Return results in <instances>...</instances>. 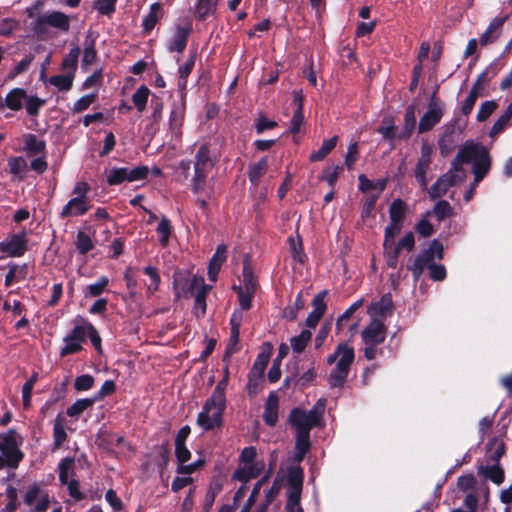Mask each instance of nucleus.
Listing matches in <instances>:
<instances>
[{"mask_svg": "<svg viewBox=\"0 0 512 512\" xmlns=\"http://www.w3.org/2000/svg\"><path fill=\"white\" fill-rule=\"evenodd\" d=\"M228 382L226 376L217 383L211 396L203 404L202 411L197 416V424L204 431H211L223 426V415L227 405L225 390Z\"/></svg>", "mask_w": 512, "mask_h": 512, "instance_id": "obj_1", "label": "nucleus"}, {"mask_svg": "<svg viewBox=\"0 0 512 512\" xmlns=\"http://www.w3.org/2000/svg\"><path fill=\"white\" fill-rule=\"evenodd\" d=\"M23 441V437L15 429L0 434V470H16L19 467L25 457L21 450Z\"/></svg>", "mask_w": 512, "mask_h": 512, "instance_id": "obj_2", "label": "nucleus"}, {"mask_svg": "<svg viewBox=\"0 0 512 512\" xmlns=\"http://www.w3.org/2000/svg\"><path fill=\"white\" fill-rule=\"evenodd\" d=\"M289 424L295 430V439L310 440V432L314 427L323 425V410L317 406L306 411L300 407L290 411Z\"/></svg>", "mask_w": 512, "mask_h": 512, "instance_id": "obj_3", "label": "nucleus"}, {"mask_svg": "<svg viewBox=\"0 0 512 512\" xmlns=\"http://www.w3.org/2000/svg\"><path fill=\"white\" fill-rule=\"evenodd\" d=\"M463 163L452 162V167L437 179L428 191L431 200L443 197L451 187L460 184L466 179L467 174L463 169Z\"/></svg>", "mask_w": 512, "mask_h": 512, "instance_id": "obj_4", "label": "nucleus"}, {"mask_svg": "<svg viewBox=\"0 0 512 512\" xmlns=\"http://www.w3.org/2000/svg\"><path fill=\"white\" fill-rule=\"evenodd\" d=\"M148 166L140 165L134 168L112 167L105 168L104 175L108 186H117L124 182L146 180L149 176Z\"/></svg>", "mask_w": 512, "mask_h": 512, "instance_id": "obj_5", "label": "nucleus"}, {"mask_svg": "<svg viewBox=\"0 0 512 512\" xmlns=\"http://www.w3.org/2000/svg\"><path fill=\"white\" fill-rule=\"evenodd\" d=\"M415 111L414 105L408 106L404 116V127L400 133H397L392 118H384L378 128V132L388 140L409 138L416 126Z\"/></svg>", "mask_w": 512, "mask_h": 512, "instance_id": "obj_6", "label": "nucleus"}, {"mask_svg": "<svg viewBox=\"0 0 512 512\" xmlns=\"http://www.w3.org/2000/svg\"><path fill=\"white\" fill-rule=\"evenodd\" d=\"M48 27L66 33L70 29V17L60 11L46 12L39 16L33 25L34 31L38 34L46 33Z\"/></svg>", "mask_w": 512, "mask_h": 512, "instance_id": "obj_7", "label": "nucleus"}, {"mask_svg": "<svg viewBox=\"0 0 512 512\" xmlns=\"http://www.w3.org/2000/svg\"><path fill=\"white\" fill-rule=\"evenodd\" d=\"M204 284L203 276L194 275L190 278L185 272L179 270L173 274V287L177 298L192 296Z\"/></svg>", "mask_w": 512, "mask_h": 512, "instance_id": "obj_8", "label": "nucleus"}, {"mask_svg": "<svg viewBox=\"0 0 512 512\" xmlns=\"http://www.w3.org/2000/svg\"><path fill=\"white\" fill-rule=\"evenodd\" d=\"M355 352L347 350L338 360L336 367L331 371L328 383L332 388H342L347 380L350 367L354 361Z\"/></svg>", "mask_w": 512, "mask_h": 512, "instance_id": "obj_9", "label": "nucleus"}, {"mask_svg": "<svg viewBox=\"0 0 512 512\" xmlns=\"http://www.w3.org/2000/svg\"><path fill=\"white\" fill-rule=\"evenodd\" d=\"M387 327L382 320L372 317L371 321L361 332L365 345L378 346L386 339Z\"/></svg>", "mask_w": 512, "mask_h": 512, "instance_id": "obj_10", "label": "nucleus"}, {"mask_svg": "<svg viewBox=\"0 0 512 512\" xmlns=\"http://www.w3.org/2000/svg\"><path fill=\"white\" fill-rule=\"evenodd\" d=\"M242 322V313L238 310H235L230 317V338L229 342L226 346L225 352L223 354V361L229 362L230 357L240 350L239 347V337H240V327Z\"/></svg>", "mask_w": 512, "mask_h": 512, "instance_id": "obj_11", "label": "nucleus"}, {"mask_svg": "<svg viewBox=\"0 0 512 512\" xmlns=\"http://www.w3.org/2000/svg\"><path fill=\"white\" fill-rule=\"evenodd\" d=\"M0 251L9 257H21L27 251L26 233L12 234L7 240L0 242Z\"/></svg>", "mask_w": 512, "mask_h": 512, "instance_id": "obj_12", "label": "nucleus"}, {"mask_svg": "<svg viewBox=\"0 0 512 512\" xmlns=\"http://www.w3.org/2000/svg\"><path fill=\"white\" fill-rule=\"evenodd\" d=\"M327 294L328 291L323 290L314 296L312 300L313 311L309 313L308 317L305 320V325L307 327L315 328L318 325L321 318L324 316L327 310V304L325 302Z\"/></svg>", "mask_w": 512, "mask_h": 512, "instance_id": "obj_13", "label": "nucleus"}, {"mask_svg": "<svg viewBox=\"0 0 512 512\" xmlns=\"http://www.w3.org/2000/svg\"><path fill=\"white\" fill-rule=\"evenodd\" d=\"M443 115L441 105L435 101L434 97L429 103L427 112L423 115L419 122V132H426L432 129L440 122Z\"/></svg>", "mask_w": 512, "mask_h": 512, "instance_id": "obj_14", "label": "nucleus"}, {"mask_svg": "<svg viewBox=\"0 0 512 512\" xmlns=\"http://www.w3.org/2000/svg\"><path fill=\"white\" fill-rule=\"evenodd\" d=\"M265 468L264 461L246 464L238 467L232 474V480L247 484L251 479L257 478Z\"/></svg>", "mask_w": 512, "mask_h": 512, "instance_id": "obj_15", "label": "nucleus"}, {"mask_svg": "<svg viewBox=\"0 0 512 512\" xmlns=\"http://www.w3.org/2000/svg\"><path fill=\"white\" fill-rule=\"evenodd\" d=\"M91 208L90 200H83L80 197L71 198L59 213L60 218L82 216Z\"/></svg>", "mask_w": 512, "mask_h": 512, "instance_id": "obj_16", "label": "nucleus"}, {"mask_svg": "<svg viewBox=\"0 0 512 512\" xmlns=\"http://www.w3.org/2000/svg\"><path fill=\"white\" fill-rule=\"evenodd\" d=\"M434 260V255L432 250L428 247L423 250L414 260L413 262H409L407 264V269L412 272L413 278L415 281H418L421 275L423 274L425 268H428L429 265H432Z\"/></svg>", "mask_w": 512, "mask_h": 512, "instance_id": "obj_17", "label": "nucleus"}, {"mask_svg": "<svg viewBox=\"0 0 512 512\" xmlns=\"http://www.w3.org/2000/svg\"><path fill=\"white\" fill-rule=\"evenodd\" d=\"M457 158V160H489V155L483 145L468 141L459 151Z\"/></svg>", "mask_w": 512, "mask_h": 512, "instance_id": "obj_18", "label": "nucleus"}, {"mask_svg": "<svg viewBox=\"0 0 512 512\" xmlns=\"http://www.w3.org/2000/svg\"><path fill=\"white\" fill-rule=\"evenodd\" d=\"M304 470L300 465L290 466L287 471V495H301L304 483Z\"/></svg>", "mask_w": 512, "mask_h": 512, "instance_id": "obj_19", "label": "nucleus"}, {"mask_svg": "<svg viewBox=\"0 0 512 512\" xmlns=\"http://www.w3.org/2000/svg\"><path fill=\"white\" fill-rule=\"evenodd\" d=\"M227 258V246L225 244H219L215 250V253L211 257L208 265V278L210 281L215 282L218 277V273L221 269L222 264Z\"/></svg>", "mask_w": 512, "mask_h": 512, "instance_id": "obj_20", "label": "nucleus"}, {"mask_svg": "<svg viewBox=\"0 0 512 512\" xmlns=\"http://www.w3.org/2000/svg\"><path fill=\"white\" fill-rule=\"evenodd\" d=\"M279 399L275 392H270L263 412L264 423L269 427H274L278 421Z\"/></svg>", "mask_w": 512, "mask_h": 512, "instance_id": "obj_21", "label": "nucleus"}, {"mask_svg": "<svg viewBox=\"0 0 512 512\" xmlns=\"http://www.w3.org/2000/svg\"><path fill=\"white\" fill-rule=\"evenodd\" d=\"M272 354L273 345L270 342H263L250 371L264 374Z\"/></svg>", "mask_w": 512, "mask_h": 512, "instance_id": "obj_22", "label": "nucleus"}, {"mask_svg": "<svg viewBox=\"0 0 512 512\" xmlns=\"http://www.w3.org/2000/svg\"><path fill=\"white\" fill-rule=\"evenodd\" d=\"M271 477V469H268L264 475L254 484L252 491L242 506L240 512H250L252 507L255 505L261 488L269 481Z\"/></svg>", "mask_w": 512, "mask_h": 512, "instance_id": "obj_23", "label": "nucleus"}, {"mask_svg": "<svg viewBox=\"0 0 512 512\" xmlns=\"http://www.w3.org/2000/svg\"><path fill=\"white\" fill-rule=\"evenodd\" d=\"M208 162H194V176L192 178L191 189L194 193H199L204 190L207 178Z\"/></svg>", "mask_w": 512, "mask_h": 512, "instance_id": "obj_24", "label": "nucleus"}, {"mask_svg": "<svg viewBox=\"0 0 512 512\" xmlns=\"http://www.w3.org/2000/svg\"><path fill=\"white\" fill-rule=\"evenodd\" d=\"M394 304L392 300V295L390 293L384 294L379 301L372 303L369 308V313L371 315L378 316H386L388 313L393 311Z\"/></svg>", "mask_w": 512, "mask_h": 512, "instance_id": "obj_25", "label": "nucleus"}, {"mask_svg": "<svg viewBox=\"0 0 512 512\" xmlns=\"http://www.w3.org/2000/svg\"><path fill=\"white\" fill-rule=\"evenodd\" d=\"M211 286L206 283L197 289L192 296L195 298L194 309L195 315L197 318H202L206 314V297L209 291L211 290Z\"/></svg>", "mask_w": 512, "mask_h": 512, "instance_id": "obj_26", "label": "nucleus"}, {"mask_svg": "<svg viewBox=\"0 0 512 512\" xmlns=\"http://www.w3.org/2000/svg\"><path fill=\"white\" fill-rule=\"evenodd\" d=\"M25 99H27L25 90L22 88H14L7 93L5 105L13 111H18L22 109Z\"/></svg>", "mask_w": 512, "mask_h": 512, "instance_id": "obj_27", "label": "nucleus"}, {"mask_svg": "<svg viewBox=\"0 0 512 512\" xmlns=\"http://www.w3.org/2000/svg\"><path fill=\"white\" fill-rule=\"evenodd\" d=\"M505 22V18H494L487 29L480 37V44L487 45L489 43L494 42L499 36V31Z\"/></svg>", "mask_w": 512, "mask_h": 512, "instance_id": "obj_28", "label": "nucleus"}, {"mask_svg": "<svg viewBox=\"0 0 512 512\" xmlns=\"http://www.w3.org/2000/svg\"><path fill=\"white\" fill-rule=\"evenodd\" d=\"M407 213V204L400 198L393 200L389 207V217L391 222L402 224L405 221Z\"/></svg>", "mask_w": 512, "mask_h": 512, "instance_id": "obj_29", "label": "nucleus"}, {"mask_svg": "<svg viewBox=\"0 0 512 512\" xmlns=\"http://www.w3.org/2000/svg\"><path fill=\"white\" fill-rule=\"evenodd\" d=\"M478 473L484 475L485 478L491 480L493 483L500 485L504 482L505 472L499 464H494L492 466H480L478 469Z\"/></svg>", "mask_w": 512, "mask_h": 512, "instance_id": "obj_30", "label": "nucleus"}, {"mask_svg": "<svg viewBox=\"0 0 512 512\" xmlns=\"http://www.w3.org/2000/svg\"><path fill=\"white\" fill-rule=\"evenodd\" d=\"M358 180L359 190L364 193L371 190H378L377 194L380 195L387 186V179L385 178L378 179L377 181H372L368 179L365 174H360Z\"/></svg>", "mask_w": 512, "mask_h": 512, "instance_id": "obj_31", "label": "nucleus"}, {"mask_svg": "<svg viewBox=\"0 0 512 512\" xmlns=\"http://www.w3.org/2000/svg\"><path fill=\"white\" fill-rule=\"evenodd\" d=\"M22 142L23 150L31 156L39 154L45 147L44 141L32 134L25 135Z\"/></svg>", "mask_w": 512, "mask_h": 512, "instance_id": "obj_32", "label": "nucleus"}, {"mask_svg": "<svg viewBox=\"0 0 512 512\" xmlns=\"http://www.w3.org/2000/svg\"><path fill=\"white\" fill-rule=\"evenodd\" d=\"M189 35V29L184 27H178L175 30L173 38L170 41L169 49L170 51L181 52L185 49L187 38Z\"/></svg>", "mask_w": 512, "mask_h": 512, "instance_id": "obj_33", "label": "nucleus"}, {"mask_svg": "<svg viewBox=\"0 0 512 512\" xmlns=\"http://www.w3.org/2000/svg\"><path fill=\"white\" fill-rule=\"evenodd\" d=\"M264 381V374L249 371L246 386L248 395L253 397L260 393L264 387Z\"/></svg>", "mask_w": 512, "mask_h": 512, "instance_id": "obj_34", "label": "nucleus"}, {"mask_svg": "<svg viewBox=\"0 0 512 512\" xmlns=\"http://www.w3.org/2000/svg\"><path fill=\"white\" fill-rule=\"evenodd\" d=\"M79 320L82 324L75 325L73 329L65 336V340L77 341L81 344L86 342L88 331L87 323L89 322L82 317H79Z\"/></svg>", "mask_w": 512, "mask_h": 512, "instance_id": "obj_35", "label": "nucleus"}, {"mask_svg": "<svg viewBox=\"0 0 512 512\" xmlns=\"http://www.w3.org/2000/svg\"><path fill=\"white\" fill-rule=\"evenodd\" d=\"M67 440V433L64 428V423L61 415L59 414L53 426V445L54 449H59L63 443Z\"/></svg>", "mask_w": 512, "mask_h": 512, "instance_id": "obj_36", "label": "nucleus"}, {"mask_svg": "<svg viewBox=\"0 0 512 512\" xmlns=\"http://www.w3.org/2000/svg\"><path fill=\"white\" fill-rule=\"evenodd\" d=\"M512 107H507L503 114L497 119L490 130V136L495 137L500 134L511 123Z\"/></svg>", "mask_w": 512, "mask_h": 512, "instance_id": "obj_37", "label": "nucleus"}, {"mask_svg": "<svg viewBox=\"0 0 512 512\" xmlns=\"http://www.w3.org/2000/svg\"><path fill=\"white\" fill-rule=\"evenodd\" d=\"M312 338V333L309 330H302L297 336H294L290 340L292 350L298 354L304 352L306 346Z\"/></svg>", "mask_w": 512, "mask_h": 512, "instance_id": "obj_38", "label": "nucleus"}, {"mask_svg": "<svg viewBox=\"0 0 512 512\" xmlns=\"http://www.w3.org/2000/svg\"><path fill=\"white\" fill-rule=\"evenodd\" d=\"M74 459L71 457L63 458L58 464L59 481L62 485H66L69 480V474L74 475Z\"/></svg>", "mask_w": 512, "mask_h": 512, "instance_id": "obj_39", "label": "nucleus"}, {"mask_svg": "<svg viewBox=\"0 0 512 512\" xmlns=\"http://www.w3.org/2000/svg\"><path fill=\"white\" fill-rule=\"evenodd\" d=\"M344 171L343 166H327L318 176L319 180L326 181L329 186H334L339 178V175Z\"/></svg>", "mask_w": 512, "mask_h": 512, "instance_id": "obj_40", "label": "nucleus"}, {"mask_svg": "<svg viewBox=\"0 0 512 512\" xmlns=\"http://www.w3.org/2000/svg\"><path fill=\"white\" fill-rule=\"evenodd\" d=\"M75 246L79 254L86 255L94 248V243L88 234L82 230H79L77 232Z\"/></svg>", "mask_w": 512, "mask_h": 512, "instance_id": "obj_41", "label": "nucleus"}, {"mask_svg": "<svg viewBox=\"0 0 512 512\" xmlns=\"http://www.w3.org/2000/svg\"><path fill=\"white\" fill-rule=\"evenodd\" d=\"M94 403L95 401L93 400V398L78 399L70 407L67 408L66 414L69 417H78L85 410L90 408Z\"/></svg>", "mask_w": 512, "mask_h": 512, "instance_id": "obj_42", "label": "nucleus"}, {"mask_svg": "<svg viewBox=\"0 0 512 512\" xmlns=\"http://www.w3.org/2000/svg\"><path fill=\"white\" fill-rule=\"evenodd\" d=\"M74 77L73 73L65 72L63 75L52 76L49 82L59 90L68 91L72 87Z\"/></svg>", "mask_w": 512, "mask_h": 512, "instance_id": "obj_43", "label": "nucleus"}, {"mask_svg": "<svg viewBox=\"0 0 512 512\" xmlns=\"http://www.w3.org/2000/svg\"><path fill=\"white\" fill-rule=\"evenodd\" d=\"M149 95L150 90L144 85L138 87L132 95V101L139 112H143L145 110Z\"/></svg>", "mask_w": 512, "mask_h": 512, "instance_id": "obj_44", "label": "nucleus"}, {"mask_svg": "<svg viewBox=\"0 0 512 512\" xmlns=\"http://www.w3.org/2000/svg\"><path fill=\"white\" fill-rule=\"evenodd\" d=\"M170 461V447L169 442L165 441L157 448V459L155 460V463L157 467L162 472L165 470L168 466V463Z\"/></svg>", "mask_w": 512, "mask_h": 512, "instance_id": "obj_45", "label": "nucleus"}, {"mask_svg": "<svg viewBox=\"0 0 512 512\" xmlns=\"http://www.w3.org/2000/svg\"><path fill=\"white\" fill-rule=\"evenodd\" d=\"M268 170L267 162H256L249 166L248 177L252 185L257 186L261 176Z\"/></svg>", "mask_w": 512, "mask_h": 512, "instance_id": "obj_46", "label": "nucleus"}, {"mask_svg": "<svg viewBox=\"0 0 512 512\" xmlns=\"http://www.w3.org/2000/svg\"><path fill=\"white\" fill-rule=\"evenodd\" d=\"M143 273L150 278V283L147 286L148 292L154 294L156 291H158L161 282L158 269L153 266H146L143 268Z\"/></svg>", "mask_w": 512, "mask_h": 512, "instance_id": "obj_47", "label": "nucleus"}, {"mask_svg": "<svg viewBox=\"0 0 512 512\" xmlns=\"http://www.w3.org/2000/svg\"><path fill=\"white\" fill-rule=\"evenodd\" d=\"M218 0H198L196 4V14L199 19H204L215 12Z\"/></svg>", "mask_w": 512, "mask_h": 512, "instance_id": "obj_48", "label": "nucleus"}, {"mask_svg": "<svg viewBox=\"0 0 512 512\" xmlns=\"http://www.w3.org/2000/svg\"><path fill=\"white\" fill-rule=\"evenodd\" d=\"M242 274L245 290L256 292L258 288V280L249 264H244Z\"/></svg>", "mask_w": 512, "mask_h": 512, "instance_id": "obj_49", "label": "nucleus"}, {"mask_svg": "<svg viewBox=\"0 0 512 512\" xmlns=\"http://www.w3.org/2000/svg\"><path fill=\"white\" fill-rule=\"evenodd\" d=\"M338 142L337 136L325 140L321 147L311 155V160H320L329 155V153L336 147Z\"/></svg>", "mask_w": 512, "mask_h": 512, "instance_id": "obj_50", "label": "nucleus"}, {"mask_svg": "<svg viewBox=\"0 0 512 512\" xmlns=\"http://www.w3.org/2000/svg\"><path fill=\"white\" fill-rule=\"evenodd\" d=\"M79 53L80 50L78 47H74L69 51L68 55L62 62V69L65 72L73 73L75 75Z\"/></svg>", "mask_w": 512, "mask_h": 512, "instance_id": "obj_51", "label": "nucleus"}, {"mask_svg": "<svg viewBox=\"0 0 512 512\" xmlns=\"http://www.w3.org/2000/svg\"><path fill=\"white\" fill-rule=\"evenodd\" d=\"M363 300L359 299L355 301L352 305H350L342 315H340L336 321V330L339 333L344 326V323L348 321L352 315L362 306Z\"/></svg>", "mask_w": 512, "mask_h": 512, "instance_id": "obj_52", "label": "nucleus"}, {"mask_svg": "<svg viewBox=\"0 0 512 512\" xmlns=\"http://www.w3.org/2000/svg\"><path fill=\"white\" fill-rule=\"evenodd\" d=\"M156 230L157 233L160 235L161 245L166 246L168 244L172 232L171 221L166 216H163Z\"/></svg>", "mask_w": 512, "mask_h": 512, "instance_id": "obj_53", "label": "nucleus"}, {"mask_svg": "<svg viewBox=\"0 0 512 512\" xmlns=\"http://www.w3.org/2000/svg\"><path fill=\"white\" fill-rule=\"evenodd\" d=\"M433 213L438 221H443L453 214V209L450 203L446 200H439L433 208Z\"/></svg>", "mask_w": 512, "mask_h": 512, "instance_id": "obj_54", "label": "nucleus"}, {"mask_svg": "<svg viewBox=\"0 0 512 512\" xmlns=\"http://www.w3.org/2000/svg\"><path fill=\"white\" fill-rule=\"evenodd\" d=\"M9 173L13 175V180L21 181L25 178L28 171H30L28 162H8Z\"/></svg>", "mask_w": 512, "mask_h": 512, "instance_id": "obj_55", "label": "nucleus"}, {"mask_svg": "<svg viewBox=\"0 0 512 512\" xmlns=\"http://www.w3.org/2000/svg\"><path fill=\"white\" fill-rule=\"evenodd\" d=\"M305 307V302L302 298V293L300 292L296 299H295V302L293 305L291 306H288L285 311H284V315L285 317L290 320V321H294L297 319L298 317V312L302 309H304Z\"/></svg>", "mask_w": 512, "mask_h": 512, "instance_id": "obj_56", "label": "nucleus"}, {"mask_svg": "<svg viewBox=\"0 0 512 512\" xmlns=\"http://www.w3.org/2000/svg\"><path fill=\"white\" fill-rule=\"evenodd\" d=\"M311 440L295 439V455L294 460L300 463L304 460L306 454L311 449Z\"/></svg>", "mask_w": 512, "mask_h": 512, "instance_id": "obj_57", "label": "nucleus"}, {"mask_svg": "<svg viewBox=\"0 0 512 512\" xmlns=\"http://www.w3.org/2000/svg\"><path fill=\"white\" fill-rule=\"evenodd\" d=\"M477 480L475 476L470 474L461 475L457 479V486L460 491H474L476 489Z\"/></svg>", "mask_w": 512, "mask_h": 512, "instance_id": "obj_58", "label": "nucleus"}, {"mask_svg": "<svg viewBox=\"0 0 512 512\" xmlns=\"http://www.w3.org/2000/svg\"><path fill=\"white\" fill-rule=\"evenodd\" d=\"M109 284V279L106 276H101L98 278V280L87 286V293L91 297H98L100 296L106 289V287Z\"/></svg>", "mask_w": 512, "mask_h": 512, "instance_id": "obj_59", "label": "nucleus"}, {"mask_svg": "<svg viewBox=\"0 0 512 512\" xmlns=\"http://www.w3.org/2000/svg\"><path fill=\"white\" fill-rule=\"evenodd\" d=\"M205 465V459L199 458L190 464H178L176 473L180 475H191Z\"/></svg>", "mask_w": 512, "mask_h": 512, "instance_id": "obj_60", "label": "nucleus"}, {"mask_svg": "<svg viewBox=\"0 0 512 512\" xmlns=\"http://www.w3.org/2000/svg\"><path fill=\"white\" fill-rule=\"evenodd\" d=\"M430 163L431 162H417L415 168V178L422 189H426L428 185V179L426 178V174L430 168Z\"/></svg>", "mask_w": 512, "mask_h": 512, "instance_id": "obj_61", "label": "nucleus"}, {"mask_svg": "<svg viewBox=\"0 0 512 512\" xmlns=\"http://www.w3.org/2000/svg\"><path fill=\"white\" fill-rule=\"evenodd\" d=\"M160 13L161 5L159 3H153L150 6L149 14L143 20V24L146 30H150L155 26Z\"/></svg>", "mask_w": 512, "mask_h": 512, "instance_id": "obj_62", "label": "nucleus"}, {"mask_svg": "<svg viewBox=\"0 0 512 512\" xmlns=\"http://www.w3.org/2000/svg\"><path fill=\"white\" fill-rule=\"evenodd\" d=\"M317 373L314 367L308 369L304 372L300 377L296 376L295 387L300 389H306L311 385V383L316 379Z\"/></svg>", "mask_w": 512, "mask_h": 512, "instance_id": "obj_63", "label": "nucleus"}, {"mask_svg": "<svg viewBox=\"0 0 512 512\" xmlns=\"http://www.w3.org/2000/svg\"><path fill=\"white\" fill-rule=\"evenodd\" d=\"M498 107V104L494 100L485 101L481 104L477 112V120L479 122L485 121Z\"/></svg>", "mask_w": 512, "mask_h": 512, "instance_id": "obj_64", "label": "nucleus"}]
</instances>
